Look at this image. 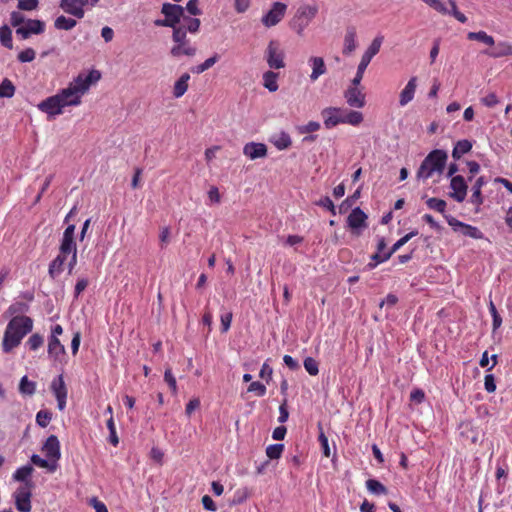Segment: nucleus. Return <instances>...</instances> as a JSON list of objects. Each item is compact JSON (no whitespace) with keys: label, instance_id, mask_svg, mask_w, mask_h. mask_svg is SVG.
Masks as SVG:
<instances>
[{"label":"nucleus","instance_id":"obj_1","mask_svg":"<svg viewBox=\"0 0 512 512\" xmlns=\"http://www.w3.org/2000/svg\"><path fill=\"white\" fill-rule=\"evenodd\" d=\"M100 77L101 75L97 70H92L88 75L80 74L67 88L57 93L62 107L79 105L81 103V96Z\"/></svg>","mask_w":512,"mask_h":512},{"label":"nucleus","instance_id":"obj_2","mask_svg":"<svg viewBox=\"0 0 512 512\" xmlns=\"http://www.w3.org/2000/svg\"><path fill=\"white\" fill-rule=\"evenodd\" d=\"M33 320L28 316H15L6 326L2 341L5 353L11 352L21 344L22 339L32 331Z\"/></svg>","mask_w":512,"mask_h":512},{"label":"nucleus","instance_id":"obj_3","mask_svg":"<svg viewBox=\"0 0 512 512\" xmlns=\"http://www.w3.org/2000/svg\"><path fill=\"white\" fill-rule=\"evenodd\" d=\"M447 158L448 155L443 150L436 149L431 151L422 161L417 171V178L427 180L435 174L441 175L445 169Z\"/></svg>","mask_w":512,"mask_h":512},{"label":"nucleus","instance_id":"obj_4","mask_svg":"<svg viewBox=\"0 0 512 512\" xmlns=\"http://www.w3.org/2000/svg\"><path fill=\"white\" fill-rule=\"evenodd\" d=\"M318 12L316 5H302L298 8L295 16L291 20V28L298 34L302 35L305 28L310 24Z\"/></svg>","mask_w":512,"mask_h":512},{"label":"nucleus","instance_id":"obj_5","mask_svg":"<svg viewBox=\"0 0 512 512\" xmlns=\"http://www.w3.org/2000/svg\"><path fill=\"white\" fill-rule=\"evenodd\" d=\"M172 39L175 42V45L170 50L173 57H180L182 55L191 57L196 54V48L189 45L187 41V33H185L184 28H175Z\"/></svg>","mask_w":512,"mask_h":512},{"label":"nucleus","instance_id":"obj_6","mask_svg":"<svg viewBox=\"0 0 512 512\" xmlns=\"http://www.w3.org/2000/svg\"><path fill=\"white\" fill-rule=\"evenodd\" d=\"M265 59L271 69L285 67V53L277 40H270L265 50Z\"/></svg>","mask_w":512,"mask_h":512},{"label":"nucleus","instance_id":"obj_7","mask_svg":"<svg viewBox=\"0 0 512 512\" xmlns=\"http://www.w3.org/2000/svg\"><path fill=\"white\" fill-rule=\"evenodd\" d=\"M418 234L417 230L411 231L408 234L401 237L394 245L391 247V249L383 256H380L379 253H375L371 256L372 262L367 264V267L369 269H374L378 264L383 263L387 261L396 251H398L402 246H404L411 238L416 236Z\"/></svg>","mask_w":512,"mask_h":512},{"label":"nucleus","instance_id":"obj_8","mask_svg":"<svg viewBox=\"0 0 512 512\" xmlns=\"http://www.w3.org/2000/svg\"><path fill=\"white\" fill-rule=\"evenodd\" d=\"M287 5L282 2H274L270 10L261 18V23L266 28H271L279 24L285 17Z\"/></svg>","mask_w":512,"mask_h":512},{"label":"nucleus","instance_id":"obj_9","mask_svg":"<svg viewBox=\"0 0 512 512\" xmlns=\"http://www.w3.org/2000/svg\"><path fill=\"white\" fill-rule=\"evenodd\" d=\"M32 482L22 484L14 493L15 505L20 512H29L31 510V489Z\"/></svg>","mask_w":512,"mask_h":512},{"label":"nucleus","instance_id":"obj_10","mask_svg":"<svg viewBox=\"0 0 512 512\" xmlns=\"http://www.w3.org/2000/svg\"><path fill=\"white\" fill-rule=\"evenodd\" d=\"M445 218L454 231H459L464 236L473 239H482L484 237L483 233L477 227L465 224L452 216L445 215Z\"/></svg>","mask_w":512,"mask_h":512},{"label":"nucleus","instance_id":"obj_11","mask_svg":"<svg viewBox=\"0 0 512 512\" xmlns=\"http://www.w3.org/2000/svg\"><path fill=\"white\" fill-rule=\"evenodd\" d=\"M161 13L165 15L168 22L172 24L173 30H175L182 20L184 8L177 4L164 3L161 8Z\"/></svg>","mask_w":512,"mask_h":512},{"label":"nucleus","instance_id":"obj_12","mask_svg":"<svg viewBox=\"0 0 512 512\" xmlns=\"http://www.w3.org/2000/svg\"><path fill=\"white\" fill-rule=\"evenodd\" d=\"M358 86L359 85L351 83V86H349L344 92V98L347 104L353 108H362L366 103L365 94Z\"/></svg>","mask_w":512,"mask_h":512},{"label":"nucleus","instance_id":"obj_13","mask_svg":"<svg viewBox=\"0 0 512 512\" xmlns=\"http://www.w3.org/2000/svg\"><path fill=\"white\" fill-rule=\"evenodd\" d=\"M344 109L338 107H327L321 111L324 125L327 129H331L338 124L343 123Z\"/></svg>","mask_w":512,"mask_h":512},{"label":"nucleus","instance_id":"obj_14","mask_svg":"<svg viewBox=\"0 0 512 512\" xmlns=\"http://www.w3.org/2000/svg\"><path fill=\"white\" fill-rule=\"evenodd\" d=\"M450 188L452 190L449 194L451 198L459 203L465 200L468 186L462 176H453L450 181Z\"/></svg>","mask_w":512,"mask_h":512},{"label":"nucleus","instance_id":"obj_15","mask_svg":"<svg viewBox=\"0 0 512 512\" xmlns=\"http://www.w3.org/2000/svg\"><path fill=\"white\" fill-rule=\"evenodd\" d=\"M51 390L56 397L58 409L60 411L64 410L66 406L67 388L62 375L53 379Z\"/></svg>","mask_w":512,"mask_h":512},{"label":"nucleus","instance_id":"obj_16","mask_svg":"<svg viewBox=\"0 0 512 512\" xmlns=\"http://www.w3.org/2000/svg\"><path fill=\"white\" fill-rule=\"evenodd\" d=\"M37 107L40 111L46 113L49 117L60 115L63 112V107L60 103L59 97H57V94L41 101Z\"/></svg>","mask_w":512,"mask_h":512},{"label":"nucleus","instance_id":"obj_17","mask_svg":"<svg viewBox=\"0 0 512 512\" xmlns=\"http://www.w3.org/2000/svg\"><path fill=\"white\" fill-rule=\"evenodd\" d=\"M42 451L45 453L46 457L49 460H52L57 464V461L60 459V443L55 435H50L46 442L43 445Z\"/></svg>","mask_w":512,"mask_h":512},{"label":"nucleus","instance_id":"obj_18","mask_svg":"<svg viewBox=\"0 0 512 512\" xmlns=\"http://www.w3.org/2000/svg\"><path fill=\"white\" fill-rule=\"evenodd\" d=\"M484 54L491 58L512 56V44L508 41L495 42L494 46L484 51Z\"/></svg>","mask_w":512,"mask_h":512},{"label":"nucleus","instance_id":"obj_19","mask_svg":"<svg viewBox=\"0 0 512 512\" xmlns=\"http://www.w3.org/2000/svg\"><path fill=\"white\" fill-rule=\"evenodd\" d=\"M243 154L251 160L267 156V147L263 143L250 142L243 148Z\"/></svg>","mask_w":512,"mask_h":512},{"label":"nucleus","instance_id":"obj_20","mask_svg":"<svg viewBox=\"0 0 512 512\" xmlns=\"http://www.w3.org/2000/svg\"><path fill=\"white\" fill-rule=\"evenodd\" d=\"M357 30L355 26H348L345 30L342 53L350 55L357 48Z\"/></svg>","mask_w":512,"mask_h":512},{"label":"nucleus","instance_id":"obj_21","mask_svg":"<svg viewBox=\"0 0 512 512\" xmlns=\"http://www.w3.org/2000/svg\"><path fill=\"white\" fill-rule=\"evenodd\" d=\"M367 215L359 208H355L351 211L347 218L348 226L351 229H359L366 227Z\"/></svg>","mask_w":512,"mask_h":512},{"label":"nucleus","instance_id":"obj_22","mask_svg":"<svg viewBox=\"0 0 512 512\" xmlns=\"http://www.w3.org/2000/svg\"><path fill=\"white\" fill-rule=\"evenodd\" d=\"M308 63L312 68V73L310 74V80L312 82L316 81L320 76L326 73L327 69L322 57L312 56L309 58Z\"/></svg>","mask_w":512,"mask_h":512},{"label":"nucleus","instance_id":"obj_23","mask_svg":"<svg viewBox=\"0 0 512 512\" xmlns=\"http://www.w3.org/2000/svg\"><path fill=\"white\" fill-rule=\"evenodd\" d=\"M60 8L67 14L79 19L84 17L85 11L77 0H61Z\"/></svg>","mask_w":512,"mask_h":512},{"label":"nucleus","instance_id":"obj_24","mask_svg":"<svg viewBox=\"0 0 512 512\" xmlns=\"http://www.w3.org/2000/svg\"><path fill=\"white\" fill-rule=\"evenodd\" d=\"M417 87V78L412 77L400 93L399 104L400 106H406L414 98Z\"/></svg>","mask_w":512,"mask_h":512},{"label":"nucleus","instance_id":"obj_25","mask_svg":"<svg viewBox=\"0 0 512 512\" xmlns=\"http://www.w3.org/2000/svg\"><path fill=\"white\" fill-rule=\"evenodd\" d=\"M48 354L54 360H59L60 356L65 354V348L56 337H50L48 343Z\"/></svg>","mask_w":512,"mask_h":512},{"label":"nucleus","instance_id":"obj_26","mask_svg":"<svg viewBox=\"0 0 512 512\" xmlns=\"http://www.w3.org/2000/svg\"><path fill=\"white\" fill-rule=\"evenodd\" d=\"M190 80V75L188 73H184L181 77L174 83L173 86V96L175 98L182 97L186 91L188 90V81Z\"/></svg>","mask_w":512,"mask_h":512},{"label":"nucleus","instance_id":"obj_27","mask_svg":"<svg viewBox=\"0 0 512 512\" xmlns=\"http://www.w3.org/2000/svg\"><path fill=\"white\" fill-rule=\"evenodd\" d=\"M384 36L378 35L376 36L369 47L365 50L362 57L371 61L372 58L380 51L381 45L383 43Z\"/></svg>","mask_w":512,"mask_h":512},{"label":"nucleus","instance_id":"obj_28","mask_svg":"<svg viewBox=\"0 0 512 512\" xmlns=\"http://www.w3.org/2000/svg\"><path fill=\"white\" fill-rule=\"evenodd\" d=\"M467 38L472 41H478L488 46L489 48L494 46L495 40L491 35H488L485 31L469 32Z\"/></svg>","mask_w":512,"mask_h":512},{"label":"nucleus","instance_id":"obj_29","mask_svg":"<svg viewBox=\"0 0 512 512\" xmlns=\"http://www.w3.org/2000/svg\"><path fill=\"white\" fill-rule=\"evenodd\" d=\"M486 184L484 177H479L473 187H472V195L471 202L477 206H480L483 203V197L481 194V188Z\"/></svg>","mask_w":512,"mask_h":512},{"label":"nucleus","instance_id":"obj_30","mask_svg":"<svg viewBox=\"0 0 512 512\" xmlns=\"http://www.w3.org/2000/svg\"><path fill=\"white\" fill-rule=\"evenodd\" d=\"M199 27H200V20L198 18H192V17L185 16V15H183L182 20L178 25V28L185 29V33H187V31H189L191 33H196V32H198Z\"/></svg>","mask_w":512,"mask_h":512},{"label":"nucleus","instance_id":"obj_31","mask_svg":"<svg viewBox=\"0 0 512 512\" xmlns=\"http://www.w3.org/2000/svg\"><path fill=\"white\" fill-rule=\"evenodd\" d=\"M271 142L279 150L287 149L291 146L292 141L289 134L280 132L272 137Z\"/></svg>","mask_w":512,"mask_h":512},{"label":"nucleus","instance_id":"obj_32","mask_svg":"<svg viewBox=\"0 0 512 512\" xmlns=\"http://www.w3.org/2000/svg\"><path fill=\"white\" fill-rule=\"evenodd\" d=\"M65 262V254H59L49 265V275L51 278H56L62 271Z\"/></svg>","mask_w":512,"mask_h":512},{"label":"nucleus","instance_id":"obj_33","mask_svg":"<svg viewBox=\"0 0 512 512\" xmlns=\"http://www.w3.org/2000/svg\"><path fill=\"white\" fill-rule=\"evenodd\" d=\"M472 148V143L469 140L458 141L452 151V157L456 160L460 159L464 154L468 153Z\"/></svg>","mask_w":512,"mask_h":512},{"label":"nucleus","instance_id":"obj_34","mask_svg":"<svg viewBox=\"0 0 512 512\" xmlns=\"http://www.w3.org/2000/svg\"><path fill=\"white\" fill-rule=\"evenodd\" d=\"M363 121V114L359 111L354 110H344L343 113V124H350L352 126H357Z\"/></svg>","mask_w":512,"mask_h":512},{"label":"nucleus","instance_id":"obj_35","mask_svg":"<svg viewBox=\"0 0 512 512\" xmlns=\"http://www.w3.org/2000/svg\"><path fill=\"white\" fill-rule=\"evenodd\" d=\"M278 74L273 71H266L263 74V85L270 92H275L278 90L277 84Z\"/></svg>","mask_w":512,"mask_h":512},{"label":"nucleus","instance_id":"obj_36","mask_svg":"<svg viewBox=\"0 0 512 512\" xmlns=\"http://www.w3.org/2000/svg\"><path fill=\"white\" fill-rule=\"evenodd\" d=\"M31 462L41 468L47 469L49 472H54L57 468V464L49 459H43L37 454H33Z\"/></svg>","mask_w":512,"mask_h":512},{"label":"nucleus","instance_id":"obj_37","mask_svg":"<svg viewBox=\"0 0 512 512\" xmlns=\"http://www.w3.org/2000/svg\"><path fill=\"white\" fill-rule=\"evenodd\" d=\"M33 471L34 468L31 465L22 466L15 471L13 478L16 481L23 482V484L26 482H31L28 480V477L32 474Z\"/></svg>","mask_w":512,"mask_h":512},{"label":"nucleus","instance_id":"obj_38","mask_svg":"<svg viewBox=\"0 0 512 512\" xmlns=\"http://www.w3.org/2000/svg\"><path fill=\"white\" fill-rule=\"evenodd\" d=\"M76 24H77L76 20H74L72 18H67L63 15L57 17L54 22V26L56 29L66 30V31L74 28L76 26Z\"/></svg>","mask_w":512,"mask_h":512},{"label":"nucleus","instance_id":"obj_39","mask_svg":"<svg viewBox=\"0 0 512 512\" xmlns=\"http://www.w3.org/2000/svg\"><path fill=\"white\" fill-rule=\"evenodd\" d=\"M74 252H77L74 238L63 235L60 245V253L66 255Z\"/></svg>","mask_w":512,"mask_h":512},{"label":"nucleus","instance_id":"obj_40","mask_svg":"<svg viewBox=\"0 0 512 512\" xmlns=\"http://www.w3.org/2000/svg\"><path fill=\"white\" fill-rule=\"evenodd\" d=\"M0 42L8 49L13 48L12 31L7 25L0 27Z\"/></svg>","mask_w":512,"mask_h":512},{"label":"nucleus","instance_id":"obj_41","mask_svg":"<svg viewBox=\"0 0 512 512\" xmlns=\"http://www.w3.org/2000/svg\"><path fill=\"white\" fill-rule=\"evenodd\" d=\"M19 390L22 394L33 395L36 390V383L30 381L27 376H23L20 380Z\"/></svg>","mask_w":512,"mask_h":512},{"label":"nucleus","instance_id":"obj_42","mask_svg":"<svg viewBox=\"0 0 512 512\" xmlns=\"http://www.w3.org/2000/svg\"><path fill=\"white\" fill-rule=\"evenodd\" d=\"M24 24L31 34H41L44 32L45 25L40 20L28 19Z\"/></svg>","mask_w":512,"mask_h":512},{"label":"nucleus","instance_id":"obj_43","mask_svg":"<svg viewBox=\"0 0 512 512\" xmlns=\"http://www.w3.org/2000/svg\"><path fill=\"white\" fill-rule=\"evenodd\" d=\"M366 488L368 489L369 492L377 495L387 493V488L382 483L375 479L367 480Z\"/></svg>","mask_w":512,"mask_h":512},{"label":"nucleus","instance_id":"obj_44","mask_svg":"<svg viewBox=\"0 0 512 512\" xmlns=\"http://www.w3.org/2000/svg\"><path fill=\"white\" fill-rule=\"evenodd\" d=\"M15 94V86L9 79H4L0 84V97L11 98Z\"/></svg>","mask_w":512,"mask_h":512},{"label":"nucleus","instance_id":"obj_45","mask_svg":"<svg viewBox=\"0 0 512 512\" xmlns=\"http://www.w3.org/2000/svg\"><path fill=\"white\" fill-rule=\"evenodd\" d=\"M371 61L361 57V60H360V63L357 67V72H356V75L355 77L352 79V84H355V85H360L362 79H363V75H364V72L367 68V66L369 65Z\"/></svg>","mask_w":512,"mask_h":512},{"label":"nucleus","instance_id":"obj_46","mask_svg":"<svg viewBox=\"0 0 512 512\" xmlns=\"http://www.w3.org/2000/svg\"><path fill=\"white\" fill-rule=\"evenodd\" d=\"M426 204L429 209L435 210L439 213H444L447 206L444 200L434 197L427 199Z\"/></svg>","mask_w":512,"mask_h":512},{"label":"nucleus","instance_id":"obj_47","mask_svg":"<svg viewBox=\"0 0 512 512\" xmlns=\"http://www.w3.org/2000/svg\"><path fill=\"white\" fill-rule=\"evenodd\" d=\"M218 59H219L218 54H214L213 56H211L208 59H206L202 64L196 66L193 69V72L197 73V74L203 73L204 71H206L209 68H211L218 61Z\"/></svg>","mask_w":512,"mask_h":512},{"label":"nucleus","instance_id":"obj_48","mask_svg":"<svg viewBox=\"0 0 512 512\" xmlns=\"http://www.w3.org/2000/svg\"><path fill=\"white\" fill-rule=\"evenodd\" d=\"M284 450L283 444H271L266 448V455L270 459H279Z\"/></svg>","mask_w":512,"mask_h":512},{"label":"nucleus","instance_id":"obj_49","mask_svg":"<svg viewBox=\"0 0 512 512\" xmlns=\"http://www.w3.org/2000/svg\"><path fill=\"white\" fill-rule=\"evenodd\" d=\"M424 2L441 14H450L449 8L441 0H424Z\"/></svg>","mask_w":512,"mask_h":512},{"label":"nucleus","instance_id":"obj_50","mask_svg":"<svg viewBox=\"0 0 512 512\" xmlns=\"http://www.w3.org/2000/svg\"><path fill=\"white\" fill-rule=\"evenodd\" d=\"M35 57V50L33 48H26L18 54L17 59L21 63H29L32 62L35 59Z\"/></svg>","mask_w":512,"mask_h":512},{"label":"nucleus","instance_id":"obj_51","mask_svg":"<svg viewBox=\"0 0 512 512\" xmlns=\"http://www.w3.org/2000/svg\"><path fill=\"white\" fill-rule=\"evenodd\" d=\"M52 419V413L47 410H40L36 415V422L41 427H46Z\"/></svg>","mask_w":512,"mask_h":512},{"label":"nucleus","instance_id":"obj_52","mask_svg":"<svg viewBox=\"0 0 512 512\" xmlns=\"http://www.w3.org/2000/svg\"><path fill=\"white\" fill-rule=\"evenodd\" d=\"M43 337L37 333L31 335L26 342V345L29 347L30 350H37L39 347L43 345Z\"/></svg>","mask_w":512,"mask_h":512},{"label":"nucleus","instance_id":"obj_53","mask_svg":"<svg viewBox=\"0 0 512 512\" xmlns=\"http://www.w3.org/2000/svg\"><path fill=\"white\" fill-rule=\"evenodd\" d=\"M304 367L306 371L312 376H315L319 373L318 362L312 357H307L304 360Z\"/></svg>","mask_w":512,"mask_h":512},{"label":"nucleus","instance_id":"obj_54","mask_svg":"<svg viewBox=\"0 0 512 512\" xmlns=\"http://www.w3.org/2000/svg\"><path fill=\"white\" fill-rule=\"evenodd\" d=\"M107 428L110 432V436H109V440L110 442L116 446L118 443H119V438L116 434V428H115V423H114V419H113V416H111L108 420H107Z\"/></svg>","mask_w":512,"mask_h":512},{"label":"nucleus","instance_id":"obj_55","mask_svg":"<svg viewBox=\"0 0 512 512\" xmlns=\"http://www.w3.org/2000/svg\"><path fill=\"white\" fill-rule=\"evenodd\" d=\"M448 4L451 7V9H449V15L454 16L461 23L467 22V17L463 13L458 11L455 1L449 0Z\"/></svg>","mask_w":512,"mask_h":512},{"label":"nucleus","instance_id":"obj_56","mask_svg":"<svg viewBox=\"0 0 512 512\" xmlns=\"http://www.w3.org/2000/svg\"><path fill=\"white\" fill-rule=\"evenodd\" d=\"M489 311L493 318V329H498L502 324V318L497 312L496 306L494 305L493 301H490L489 303Z\"/></svg>","mask_w":512,"mask_h":512},{"label":"nucleus","instance_id":"obj_57","mask_svg":"<svg viewBox=\"0 0 512 512\" xmlns=\"http://www.w3.org/2000/svg\"><path fill=\"white\" fill-rule=\"evenodd\" d=\"M164 380L166 381V383L168 384V386L170 387L172 392L174 394H176L177 393V382H176V379L173 376L172 371H171L170 368L165 370Z\"/></svg>","mask_w":512,"mask_h":512},{"label":"nucleus","instance_id":"obj_58","mask_svg":"<svg viewBox=\"0 0 512 512\" xmlns=\"http://www.w3.org/2000/svg\"><path fill=\"white\" fill-rule=\"evenodd\" d=\"M170 229L169 227H163L160 230L159 234V240H160V246L162 249L166 248V246L170 242Z\"/></svg>","mask_w":512,"mask_h":512},{"label":"nucleus","instance_id":"obj_59","mask_svg":"<svg viewBox=\"0 0 512 512\" xmlns=\"http://www.w3.org/2000/svg\"><path fill=\"white\" fill-rule=\"evenodd\" d=\"M248 392H255L258 396H264L266 387L259 381L252 382L248 387Z\"/></svg>","mask_w":512,"mask_h":512},{"label":"nucleus","instance_id":"obj_60","mask_svg":"<svg viewBox=\"0 0 512 512\" xmlns=\"http://www.w3.org/2000/svg\"><path fill=\"white\" fill-rule=\"evenodd\" d=\"M25 21H26L25 16L20 12L13 11L10 15V22H11V25L14 27H18L21 24H24Z\"/></svg>","mask_w":512,"mask_h":512},{"label":"nucleus","instance_id":"obj_61","mask_svg":"<svg viewBox=\"0 0 512 512\" xmlns=\"http://www.w3.org/2000/svg\"><path fill=\"white\" fill-rule=\"evenodd\" d=\"M484 387L488 393H493L496 390L495 378L492 374H487L484 378Z\"/></svg>","mask_w":512,"mask_h":512},{"label":"nucleus","instance_id":"obj_62","mask_svg":"<svg viewBox=\"0 0 512 512\" xmlns=\"http://www.w3.org/2000/svg\"><path fill=\"white\" fill-rule=\"evenodd\" d=\"M251 5V0H235L234 8L237 13H245Z\"/></svg>","mask_w":512,"mask_h":512},{"label":"nucleus","instance_id":"obj_63","mask_svg":"<svg viewBox=\"0 0 512 512\" xmlns=\"http://www.w3.org/2000/svg\"><path fill=\"white\" fill-rule=\"evenodd\" d=\"M38 5V0H20L18 2V8L21 10L31 11L34 10Z\"/></svg>","mask_w":512,"mask_h":512},{"label":"nucleus","instance_id":"obj_64","mask_svg":"<svg viewBox=\"0 0 512 512\" xmlns=\"http://www.w3.org/2000/svg\"><path fill=\"white\" fill-rule=\"evenodd\" d=\"M481 102L487 107H494L499 103V99L495 93H489L487 96L481 98Z\"/></svg>","mask_w":512,"mask_h":512}]
</instances>
